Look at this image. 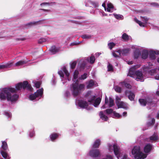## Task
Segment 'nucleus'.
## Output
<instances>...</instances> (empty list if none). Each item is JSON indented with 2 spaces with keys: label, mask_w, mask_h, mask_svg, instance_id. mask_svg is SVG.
I'll return each instance as SVG.
<instances>
[{
  "label": "nucleus",
  "mask_w": 159,
  "mask_h": 159,
  "mask_svg": "<svg viewBox=\"0 0 159 159\" xmlns=\"http://www.w3.org/2000/svg\"><path fill=\"white\" fill-rule=\"evenodd\" d=\"M16 90L12 88H6L0 89V99L1 100L7 99L11 102L16 101L18 99L19 96L15 93Z\"/></svg>",
  "instance_id": "nucleus-1"
},
{
  "label": "nucleus",
  "mask_w": 159,
  "mask_h": 159,
  "mask_svg": "<svg viewBox=\"0 0 159 159\" xmlns=\"http://www.w3.org/2000/svg\"><path fill=\"white\" fill-rule=\"evenodd\" d=\"M139 67V66L137 65L130 68L128 75L135 79L137 81H143L144 77L142 72L139 70L135 71V70Z\"/></svg>",
  "instance_id": "nucleus-2"
},
{
  "label": "nucleus",
  "mask_w": 159,
  "mask_h": 159,
  "mask_svg": "<svg viewBox=\"0 0 159 159\" xmlns=\"http://www.w3.org/2000/svg\"><path fill=\"white\" fill-rule=\"evenodd\" d=\"M108 146L109 151L111 152L113 150L114 153L118 159H127V156L125 154L124 155L122 158H121L122 155L120 152L119 147L117 144H115L112 145L109 143L108 144Z\"/></svg>",
  "instance_id": "nucleus-3"
},
{
  "label": "nucleus",
  "mask_w": 159,
  "mask_h": 159,
  "mask_svg": "<svg viewBox=\"0 0 159 159\" xmlns=\"http://www.w3.org/2000/svg\"><path fill=\"white\" fill-rule=\"evenodd\" d=\"M84 87L85 85L83 84H79L77 82L73 84L71 88L72 95L75 97L78 96L80 93V91L84 89Z\"/></svg>",
  "instance_id": "nucleus-4"
},
{
  "label": "nucleus",
  "mask_w": 159,
  "mask_h": 159,
  "mask_svg": "<svg viewBox=\"0 0 159 159\" xmlns=\"http://www.w3.org/2000/svg\"><path fill=\"white\" fill-rule=\"evenodd\" d=\"M132 153L136 159H144L147 156L146 154L140 151L139 146H134L132 150Z\"/></svg>",
  "instance_id": "nucleus-5"
},
{
  "label": "nucleus",
  "mask_w": 159,
  "mask_h": 159,
  "mask_svg": "<svg viewBox=\"0 0 159 159\" xmlns=\"http://www.w3.org/2000/svg\"><path fill=\"white\" fill-rule=\"evenodd\" d=\"M92 94V92L91 91H89L86 93L85 96L86 97H90L91 98L88 100L89 102L92 104L94 107H97L99 104L101 99L98 98L96 99V97L91 96Z\"/></svg>",
  "instance_id": "nucleus-6"
},
{
  "label": "nucleus",
  "mask_w": 159,
  "mask_h": 159,
  "mask_svg": "<svg viewBox=\"0 0 159 159\" xmlns=\"http://www.w3.org/2000/svg\"><path fill=\"white\" fill-rule=\"evenodd\" d=\"M58 74L60 75L61 77V81H63V84L67 82V80H70L68 78L69 76V73L66 70V67L63 66L62 70L58 72Z\"/></svg>",
  "instance_id": "nucleus-7"
},
{
  "label": "nucleus",
  "mask_w": 159,
  "mask_h": 159,
  "mask_svg": "<svg viewBox=\"0 0 159 159\" xmlns=\"http://www.w3.org/2000/svg\"><path fill=\"white\" fill-rule=\"evenodd\" d=\"M16 88L17 90H20L22 88L23 89L26 88L27 89L32 91L33 89L27 81H25L23 83H20L17 84L16 85Z\"/></svg>",
  "instance_id": "nucleus-8"
},
{
  "label": "nucleus",
  "mask_w": 159,
  "mask_h": 159,
  "mask_svg": "<svg viewBox=\"0 0 159 159\" xmlns=\"http://www.w3.org/2000/svg\"><path fill=\"white\" fill-rule=\"evenodd\" d=\"M43 89L42 88L38 90L34 93L30 94L29 96V99L33 100L37 98H41L43 96Z\"/></svg>",
  "instance_id": "nucleus-9"
},
{
  "label": "nucleus",
  "mask_w": 159,
  "mask_h": 159,
  "mask_svg": "<svg viewBox=\"0 0 159 159\" xmlns=\"http://www.w3.org/2000/svg\"><path fill=\"white\" fill-rule=\"evenodd\" d=\"M120 98L118 96H116V103L118 107V108H123L125 109L128 108V107L126 104L123 102L120 101Z\"/></svg>",
  "instance_id": "nucleus-10"
},
{
  "label": "nucleus",
  "mask_w": 159,
  "mask_h": 159,
  "mask_svg": "<svg viewBox=\"0 0 159 159\" xmlns=\"http://www.w3.org/2000/svg\"><path fill=\"white\" fill-rule=\"evenodd\" d=\"M139 102L141 106H145L146 104L152 105V100L151 99L147 98L146 99H140Z\"/></svg>",
  "instance_id": "nucleus-11"
},
{
  "label": "nucleus",
  "mask_w": 159,
  "mask_h": 159,
  "mask_svg": "<svg viewBox=\"0 0 159 159\" xmlns=\"http://www.w3.org/2000/svg\"><path fill=\"white\" fill-rule=\"evenodd\" d=\"M15 65L13 64V62H9L5 64L0 65V69L4 68L10 69L14 67Z\"/></svg>",
  "instance_id": "nucleus-12"
},
{
  "label": "nucleus",
  "mask_w": 159,
  "mask_h": 159,
  "mask_svg": "<svg viewBox=\"0 0 159 159\" xmlns=\"http://www.w3.org/2000/svg\"><path fill=\"white\" fill-rule=\"evenodd\" d=\"M100 154L98 150L97 149H92L89 152V155L93 157H98Z\"/></svg>",
  "instance_id": "nucleus-13"
},
{
  "label": "nucleus",
  "mask_w": 159,
  "mask_h": 159,
  "mask_svg": "<svg viewBox=\"0 0 159 159\" xmlns=\"http://www.w3.org/2000/svg\"><path fill=\"white\" fill-rule=\"evenodd\" d=\"M155 54H159V51L151 50L149 52V57L151 60H154L156 59Z\"/></svg>",
  "instance_id": "nucleus-14"
},
{
  "label": "nucleus",
  "mask_w": 159,
  "mask_h": 159,
  "mask_svg": "<svg viewBox=\"0 0 159 159\" xmlns=\"http://www.w3.org/2000/svg\"><path fill=\"white\" fill-rule=\"evenodd\" d=\"M78 102L79 106L82 108H87L88 106V103L85 101L79 100Z\"/></svg>",
  "instance_id": "nucleus-15"
},
{
  "label": "nucleus",
  "mask_w": 159,
  "mask_h": 159,
  "mask_svg": "<svg viewBox=\"0 0 159 159\" xmlns=\"http://www.w3.org/2000/svg\"><path fill=\"white\" fill-rule=\"evenodd\" d=\"M130 49H119L116 51L118 53L120 56H124L126 55L127 54L129 53Z\"/></svg>",
  "instance_id": "nucleus-16"
},
{
  "label": "nucleus",
  "mask_w": 159,
  "mask_h": 159,
  "mask_svg": "<svg viewBox=\"0 0 159 159\" xmlns=\"http://www.w3.org/2000/svg\"><path fill=\"white\" fill-rule=\"evenodd\" d=\"M59 51V48L56 47L54 46H52L49 49V51L51 54H55L57 52H58Z\"/></svg>",
  "instance_id": "nucleus-17"
},
{
  "label": "nucleus",
  "mask_w": 159,
  "mask_h": 159,
  "mask_svg": "<svg viewBox=\"0 0 159 159\" xmlns=\"http://www.w3.org/2000/svg\"><path fill=\"white\" fill-rule=\"evenodd\" d=\"M125 93L126 95H128V98L131 101H133L134 99L135 95L133 92L129 91H126Z\"/></svg>",
  "instance_id": "nucleus-18"
},
{
  "label": "nucleus",
  "mask_w": 159,
  "mask_h": 159,
  "mask_svg": "<svg viewBox=\"0 0 159 159\" xmlns=\"http://www.w3.org/2000/svg\"><path fill=\"white\" fill-rule=\"evenodd\" d=\"M29 62V61H20L16 62L15 64V66H22L24 64H26Z\"/></svg>",
  "instance_id": "nucleus-19"
},
{
  "label": "nucleus",
  "mask_w": 159,
  "mask_h": 159,
  "mask_svg": "<svg viewBox=\"0 0 159 159\" xmlns=\"http://www.w3.org/2000/svg\"><path fill=\"white\" fill-rule=\"evenodd\" d=\"M94 86H97V84L93 80H91L88 82L87 87L88 89H89L91 88Z\"/></svg>",
  "instance_id": "nucleus-20"
},
{
  "label": "nucleus",
  "mask_w": 159,
  "mask_h": 159,
  "mask_svg": "<svg viewBox=\"0 0 159 159\" xmlns=\"http://www.w3.org/2000/svg\"><path fill=\"white\" fill-rule=\"evenodd\" d=\"M152 148V145L148 144L144 147V151L145 153H148L151 150Z\"/></svg>",
  "instance_id": "nucleus-21"
},
{
  "label": "nucleus",
  "mask_w": 159,
  "mask_h": 159,
  "mask_svg": "<svg viewBox=\"0 0 159 159\" xmlns=\"http://www.w3.org/2000/svg\"><path fill=\"white\" fill-rule=\"evenodd\" d=\"M44 20H40L37 21H33L30 22L29 23L27 24V25L29 26H32L34 25H35L37 24H42V22L44 21Z\"/></svg>",
  "instance_id": "nucleus-22"
},
{
  "label": "nucleus",
  "mask_w": 159,
  "mask_h": 159,
  "mask_svg": "<svg viewBox=\"0 0 159 159\" xmlns=\"http://www.w3.org/2000/svg\"><path fill=\"white\" fill-rule=\"evenodd\" d=\"M148 52L147 50H143L142 54V58L143 59H146L148 57Z\"/></svg>",
  "instance_id": "nucleus-23"
},
{
  "label": "nucleus",
  "mask_w": 159,
  "mask_h": 159,
  "mask_svg": "<svg viewBox=\"0 0 159 159\" xmlns=\"http://www.w3.org/2000/svg\"><path fill=\"white\" fill-rule=\"evenodd\" d=\"M158 137L157 133H154L150 137V140L151 141H154L158 140Z\"/></svg>",
  "instance_id": "nucleus-24"
},
{
  "label": "nucleus",
  "mask_w": 159,
  "mask_h": 159,
  "mask_svg": "<svg viewBox=\"0 0 159 159\" xmlns=\"http://www.w3.org/2000/svg\"><path fill=\"white\" fill-rule=\"evenodd\" d=\"M99 115L100 118L102 120H104L105 121L107 120L108 119V117L106 116L104 114L103 111H100Z\"/></svg>",
  "instance_id": "nucleus-25"
},
{
  "label": "nucleus",
  "mask_w": 159,
  "mask_h": 159,
  "mask_svg": "<svg viewBox=\"0 0 159 159\" xmlns=\"http://www.w3.org/2000/svg\"><path fill=\"white\" fill-rule=\"evenodd\" d=\"M0 152L4 158L5 159H10L9 156L6 152L2 150H1Z\"/></svg>",
  "instance_id": "nucleus-26"
},
{
  "label": "nucleus",
  "mask_w": 159,
  "mask_h": 159,
  "mask_svg": "<svg viewBox=\"0 0 159 159\" xmlns=\"http://www.w3.org/2000/svg\"><path fill=\"white\" fill-rule=\"evenodd\" d=\"M119 84L123 87L124 86L128 89H131V86L129 84L126 83L125 81L121 82Z\"/></svg>",
  "instance_id": "nucleus-27"
},
{
  "label": "nucleus",
  "mask_w": 159,
  "mask_h": 159,
  "mask_svg": "<svg viewBox=\"0 0 159 159\" xmlns=\"http://www.w3.org/2000/svg\"><path fill=\"white\" fill-rule=\"evenodd\" d=\"M122 38L124 40L127 41L131 39V38L130 36H128L125 33H124L122 35Z\"/></svg>",
  "instance_id": "nucleus-28"
},
{
  "label": "nucleus",
  "mask_w": 159,
  "mask_h": 159,
  "mask_svg": "<svg viewBox=\"0 0 159 159\" xmlns=\"http://www.w3.org/2000/svg\"><path fill=\"white\" fill-rule=\"evenodd\" d=\"M107 7L106 9V11L109 12H112V11H111V10L113 8V5L111 3H108L107 4Z\"/></svg>",
  "instance_id": "nucleus-29"
},
{
  "label": "nucleus",
  "mask_w": 159,
  "mask_h": 159,
  "mask_svg": "<svg viewBox=\"0 0 159 159\" xmlns=\"http://www.w3.org/2000/svg\"><path fill=\"white\" fill-rule=\"evenodd\" d=\"M100 144V140L99 139H97L94 142L93 145L94 148H98Z\"/></svg>",
  "instance_id": "nucleus-30"
},
{
  "label": "nucleus",
  "mask_w": 159,
  "mask_h": 159,
  "mask_svg": "<svg viewBox=\"0 0 159 159\" xmlns=\"http://www.w3.org/2000/svg\"><path fill=\"white\" fill-rule=\"evenodd\" d=\"M134 20L135 22L139 24L140 26L141 27H144L145 26V24L144 23H143L139 20L136 18H134Z\"/></svg>",
  "instance_id": "nucleus-31"
},
{
  "label": "nucleus",
  "mask_w": 159,
  "mask_h": 159,
  "mask_svg": "<svg viewBox=\"0 0 159 159\" xmlns=\"http://www.w3.org/2000/svg\"><path fill=\"white\" fill-rule=\"evenodd\" d=\"M140 55V51L139 49L136 48L134 53V57L135 58H137Z\"/></svg>",
  "instance_id": "nucleus-32"
},
{
  "label": "nucleus",
  "mask_w": 159,
  "mask_h": 159,
  "mask_svg": "<svg viewBox=\"0 0 159 159\" xmlns=\"http://www.w3.org/2000/svg\"><path fill=\"white\" fill-rule=\"evenodd\" d=\"M58 134H57L54 133L52 134L50 136V138L51 140L53 141L58 137Z\"/></svg>",
  "instance_id": "nucleus-33"
},
{
  "label": "nucleus",
  "mask_w": 159,
  "mask_h": 159,
  "mask_svg": "<svg viewBox=\"0 0 159 159\" xmlns=\"http://www.w3.org/2000/svg\"><path fill=\"white\" fill-rule=\"evenodd\" d=\"M2 148L4 150H5L7 149L8 147L7 143L5 141H2Z\"/></svg>",
  "instance_id": "nucleus-34"
},
{
  "label": "nucleus",
  "mask_w": 159,
  "mask_h": 159,
  "mask_svg": "<svg viewBox=\"0 0 159 159\" xmlns=\"http://www.w3.org/2000/svg\"><path fill=\"white\" fill-rule=\"evenodd\" d=\"M113 15L114 17L117 19L122 20L123 19V16L122 15L115 14H114Z\"/></svg>",
  "instance_id": "nucleus-35"
},
{
  "label": "nucleus",
  "mask_w": 159,
  "mask_h": 159,
  "mask_svg": "<svg viewBox=\"0 0 159 159\" xmlns=\"http://www.w3.org/2000/svg\"><path fill=\"white\" fill-rule=\"evenodd\" d=\"M109 107H111L114 105V102L113 100L111 98H109Z\"/></svg>",
  "instance_id": "nucleus-36"
},
{
  "label": "nucleus",
  "mask_w": 159,
  "mask_h": 159,
  "mask_svg": "<svg viewBox=\"0 0 159 159\" xmlns=\"http://www.w3.org/2000/svg\"><path fill=\"white\" fill-rule=\"evenodd\" d=\"M54 4V2H43L41 3L40 5L42 6H52Z\"/></svg>",
  "instance_id": "nucleus-37"
},
{
  "label": "nucleus",
  "mask_w": 159,
  "mask_h": 159,
  "mask_svg": "<svg viewBox=\"0 0 159 159\" xmlns=\"http://www.w3.org/2000/svg\"><path fill=\"white\" fill-rule=\"evenodd\" d=\"M116 45L115 43L113 42H110L108 44L109 48L111 50Z\"/></svg>",
  "instance_id": "nucleus-38"
},
{
  "label": "nucleus",
  "mask_w": 159,
  "mask_h": 159,
  "mask_svg": "<svg viewBox=\"0 0 159 159\" xmlns=\"http://www.w3.org/2000/svg\"><path fill=\"white\" fill-rule=\"evenodd\" d=\"M115 90L117 92L120 93L121 91V88L118 86H115L114 87Z\"/></svg>",
  "instance_id": "nucleus-39"
},
{
  "label": "nucleus",
  "mask_w": 159,
  "mask_h": 159,
  "mask_svg": "<svg viewBox=\"0 0 159 159\" xmlns=\"http://www.w3.org/2000/svg\"><path fill=\"white\" fill-rule=\"evenodd\" d=\"M106 105H108V100L107 96L105 98V104L102 106V108L103 109L106 108Z\"/></svg>",
  "instance_id": "nucleus-40"
},
{
  "label": "nucleus",
  "mask_w": 159,
  "mask_h": 159,
  "mask_svg": "<svg viewBox=\"0 0 159 159\" xmlns=\"http://www.w3.org/2000/svg\"><path fill=\"white\" fill-rule=\"evenodd\" d=\"M4 114L8 118H10L11 116V113L8 111H5L4 112Z\"/></svg>",
  "instance_id": "nucleus-41"
},
{
  "label": "nucleus",
  "mask_w": 159,
  "mask_h": 159,
  "mask_svg": "<svg viewBox=\"0 0 159 159\" xmlns=\"http://www.w3.org/2000/svg\"><path fill=\"white\" fill-rule=\"evenodd\" d=\"M81 37L83 39H90L91 38V36L85 34L82 35Z\"/></svg>",
  "instance_id": "nucleus-42"
},
{
  "label": "nucleus",
  "mask_w": 159,
  "mask_h": 159,
  "mask_svg": "<svg viewBox=\"0 0 159 159\" xmlns=\"http://www.w3.org/2000/svg\"><path fill=\"white\" fill-rule=\"evenodd\" d=\"M79 74V72L77 70H75L74 74V79H76L78 77V75Z\"/></svg>",
  "instance_id": "nucleus-43"
},
{
  "label": "nucleus",
  "mask_w": 159,
  "mask_h": 159,
  "mask_svg": "<svg viewBox=\"0 0 159 159\" xmlns=\"http://www.w3.org/2000/svg\"><path fill=\"white\" fill-rule=\"evenodd\" d=\"M149 4L152 7L159 8V4L157 2H152L150 3Z\"/></svg>",
  "instance_id": "nucleus-44"
},
{
  "label": "nucleus",
  "mask_w": 159,
  "mask_h": 159,
  "mask_svg": "<svg viewBox=\"0 0 159 159\" xmlns=\"http://www.w3.org/2000/svg\"><path fill=\"white\" fill-rule=\"evenodd\" d=\"M106 112L107 114H110L112 113H113V110L112 109H106L104 111V112Z\"/></svg>",
  "instance_id": "nucleus-45"
},
{
  "label": "nucleus",
  "mask_w": 159,
  "mask_h": 159,
  "mask_svg": "<svg viewBox=\"0 0 159 159\" xmlns=\"http://www.w3.org/2000/svg\"><path fill=\"white\" fill-rule=\"evenodd\" d=\"M113 115L114 116L113 117L117 118H119L121 116V115H120L119 114L116 112L115 111L113 112Z\"/></svg>",
  "instance_id": "nucleus-46"
},
{
  "label": "nucleus",
  "mask_w": 159,
  "mask_h": 159,
  "mask_svg": "<svg viewBox=\"0 0 159 159\" xmlns=\"http://www.w3.org/2000/svg\"><path fill=\"white\" fill-rule=\"evenodd\" d=\"M87 74L86 73H85L83 75H82L79 78V79L80 80H84L87 78Z\"/></svg>",
  "instance_id": "nucleus-47"
},
{
  "label": "nucleus",
  "mask_w": 159,
  "mask_h": 159,
  "mask_svg": "<svg viewBox=\"0 0 159 159\" xmlns=\"http://www.w3.org/2000/svg\"><path fill=\"white\" fill-rule=\"evenodd\" d=\"M95 61V57L93 56H92L90 57V62L91 64L93 63Z\"/></svg>",
  "instance_id": "nucleus-48"
},
{
  "label": "nucleus",
  "mask_w": 159,
  "mask_h": 159,
  "mask_svg": "<svg viewBox=\"0 0 159 159\" xmlns=\"http://www.w3.org/2000/svg\"><path fill=\"white\" fill-rule=\"evenodd\" d=\"M41 84V83L40 82L38 81L35 83L34 85L36 88H38L40 87Z\"/></svg>",
  "instance_id": "nucleus-49"
},
{
  "label": "nucleus",
  "mask_w": 159,
  "mask_h": 159,
  "mask_svg": "<svg viewBox=\"0 0 159 159\" xmlns=\"http://www.w3.org/2000/svg\"><path fill=\"white\" fill-rule=\"evenodd\" d=\"M142 19V20L144 22L145 24H146L147 23V21L148 19L146 17H141Z\"/></svg>",
  "instance_id": "nucleus-50"
},
{
  "label": "nucleus",
  "mask_w": 159,
  "mask_h": 159,
  "mask_svg": "<svg viewBox=\"0 0 159 159\" xmlns=\"http://www.w3.org/2000/svg\"><path fill=\"white\" fill-rule=\"evenodd\" d=\"M156 70L155 69L152 70L149 72V74L152 75H155L156 74Z\"/></svg>",
  "instance_id": "nucleus-51"
},
{
  "label": "nucleus",
  "mask_w": 159,
  "mask_h": 159,
  "mask_svg": "<svg viewBox=\"0 0 159 159\" xmlns=\"http://www.w3.org/2000/svg\"><path fill=\"white\" fill-rule=\"evenodd\" d=\"M46 41V40L45 38H42L39 39L38 41V42L39 43H43L45 42Z\"/></svg>",
  "instance_id": "nucleus-52"
},
{
  "label": "nucleus",
  "mask_w": 159,
  "mask_h": 159,
  "mask_svg": "<svg viewBox=\"0 0 159 159\" xmlns=\"http://www.w3.org/2000/svg\"><path fill=\"white\" fill-rule=\"evenodd\" d=\"M76 64V61L73 62L70 64V67L72 69H74Z\"/></svg>",
  "instance_id": "nucleus-53"
},
{
  "label": "nucleus",
  "mask_w": 159,
  "mask_h": 159,
  "mask_svg": "<svg viewBox=\"0 0 159 159\" xmlns=\"http://www.w3.org/2000/svg\"><path fill=\"white\" fill-rule=\"evenodd\" d=\"M117 50H116L115 51H112V55H113V56L115 57H119L120 56V55H119V54H117L116 53V52H117L116 51Z\"/></svg>",
  "instance_id": "nucleus-54"
},
{
  "label": "nucleus",
  "mask_w": 159,
  "mask_h": 159,
  "mask_svg": "<svg viewBox=\"0 0 159 159\" xmlns=\"http://www.w3.org/2000/svg\"><path fill=\"white\" fill-rule=\"evenodd\" d=\"M108 71H112L113 70V67L112 65L109 64L107 66Z\"/></svg>",
  "instance_id": "nucleus-55"
},
{
  "label": "nucleus",
  "mask_w": 159,
  "mask_h": 159,
  "mask_svg": "<svg viewBox=\"0 0 159 159\" xmlns=\"http://www.w3.org/2000/svg\"><path fill=\"white\" fill-rule=\"evenodd\" d=\"M155 122V120L153 118H152L151 120V122L148 123L149 125H153L154 123Z\"/></svg>",
  "instance_id": "nucleus-56"
},
{
  "label": "nucleus",
  "mask_w": 159,
  "mask_h": 159,
  "mask_svg": "<svg viewBox=\"0 0 159 159\" xmlns=\"http://www.w3.org/2000/svg\"><path fill=\"white\" fill-rule=\"evenodd\" d=\"M65 96L67 97H69L70 95V93L69 91H66L65 94Z\"/></svg>",
  "instance_id": "nucleus-57"
},
{
  "label": "nucleus",
  "mask_w": 159,
  "mask_h": 159,
  "mask_svg": "<svg viewBox=\"0 0 159 159\" xmlns=\"http://www.w3.org/2000/svg\"><path fill=\"white\" fill-rule=\"evenodd\" d=\"M80 43H81V42L78 43H76V42H73V43H71L70 44V45L71 46H75V45H77L79 44Z\"/></svg>",
  "instance_id": "nucleus-58"
},
{
  "label": "nucleus",
  "mask_w": 159,
  "mask_h": 159,
  "mask_svg": "<svg viewBox=\"0 0 159 159\" xmlns=\"http://www.w3.org/2000/svg\"><path fill=\"white\" fill-rule=\"evenodd\" d=\"M107 2V1H105L102 5V6L104 7L105 10L106 11V9H107V8H106V3Z\"/></svg>",
  "instance_id": "nucleus-59"
},
{
  "label": "nucleus",
  "mask_w": 159,
  "mask_h": 159,
  "mask_svg": "<svg viewBox=\"0 0 159 159\" xmlns=\"http://www.w3.org/2000/svg\"><path fill=\"white\" fill-rule=\"evenodd\" d=\"M154 78L155 79L159 80V75L157 74L154 76Z\"/></svg>",
  "instance_id": "nucleus-60"
},
{
  "label": "nucleus",
  "mask_w": 159,
  "mask_h": 159,
  "mask_svg": "<svg viewBox=\"0 0 159 159\" xmlns=\"http://www.w3.org/2000/svg\"><path fill=\"white\" fill-rule=\"evenodd\" d=\"M39 10H42V11H48V12H49V11H50V10L45 9H40Z\"/></svg>",
  "instance_id": "nucleus-61"
},
{
  "label": "nucleus",
  "mask_w": 159,
  "mask_h": 159,
  "mask_svg": "<svg viewBox=\"0 0 159 159\" xmlns=\"http://www.w3.org/2000/svg\"><path fill=\"white\" fill-rule=\"evenodd\" d=\"M34 134V132H33L32 133H30V137H32Z\"/></svg>",
  "instance_id": "nucleus-62"
},
{
  "label": "nucleus",
  "mask_w": 159,
  "mask_h": 159,
  "mask_svg": "<svg viewBox=\"0 0 159 159\" xmlns=\"http://www.w3.org/2000/svg\"><path fill=\"white\" fill-rule=\"evenodd\" d=\"M85 65V63H83L80 66V67L82 68H84Z\"/></svg>",
  "instance_id": "nucleus-63"
},
{
  "label": "nucleus",
  "mask_w": 159,
  "mask_h": 159,
  "mask_svg": "<svg viewBox=\"0 0 159 159\" xmlns=\"http://www.w3.org/2000/svg\"><path fill=\"white\" fill-rule=\"evenodd\" d=\"M127 115V113L126 112H124L123 113V116H126Z\"/></svg>",
  "instance_id": "nucleus-64"
}]
</instances>
